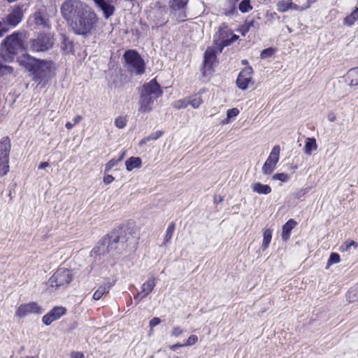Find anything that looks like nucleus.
I'll return each mask as SVG.
<instances>
[{"label":"nucleus","mask_w":358,"mask_h":358,"mask_svg":"<svg viewBox=\"0 0 358 358\" xmlns=\"http://www.w3.org/2000/svg\"><path fill=\"white\" fill-rule=\"evenodd\" d=\"M49 166V163L48 162H42L40 164V165L38 166V169H45L46 167H48Z\"/></svg>","instance_id":"nucleus-53"},{"label":"nucleus","mask_w":358,"mask_h":358,"mask_svg":"<svg viewBox=\"0 0 358 358\" xmlns=\"http://www.w3.org/2000/svg\"><path fill=\"white\" fill-rule=\"evenodd\" d=\"M150 139H148V137H145L141 141V145L142 144H144V143H146L147 142L150 141Z\"/></svg>","instance_id":"nucleus-59"},{"label":"nucleus","mask_w":358,"mask_h":358,"mask_svg":"<svg viewBox=\"0 0 358 358\" xmlns=\"http://www.w3.org/2000/svg\"><path fill=\"white\" fill-rule=\"evenodd\" d=\"M306 194V191L304 189H301L300 192H299L296 194L297 198H300L301 196L304 195Z\"/></svg>","instance_id":"nucleus-57"},{"label":"nucleus","mask_w":358,"mask_h":358,"mask_svg":"<svg viewBox=\"0 0 358 358\" xmlns=\"http://www.w3.org/2000/svg\"><path fill=\"white\" fill-rule=\"evenodd\" d=\"M54 44V38L50 34H40L36 38L30 41V48L33 52H45Z\"/></svg>","instance_id":"nucleus-10"},{"label":"nucleus","mask_w":358,"mask_h":358,"mask_svg":"<svg viewBox=\"0 0 358 358\" xmlns=\"http://www.w3.org/2000/svg\"><path fill=\"white\" fill-rule=\"evenodd\" d=\"M62 17L72 31L87 36L97 27L99 17L93 8L78 0H66L61 6Z\"/></svg>","instance_id":"nucleus-1"},{"label":"nucleus","mask_w":358,"mask_h":358,"mask_svg":"<svg viewBox=\"0 0 358 358\" xmlns=\"http://www.w3.org/2000/svg\"><path fill=\"white\" fill-rule=\"evenodd\" d=\"M317 148L316 140L314 138H308L306 140L303 151L306 154L310 155L312 152L315 151Z\"/></svg>","instance_id":"nucleus-29"},{"label":"nucleus","mask_w":358,"mask_h":358,"mask_svg":"<svg viewBox=\"0 0 358 358\" xmlns=\"http://www.w3.org/2000/svg\"><path fill=\"white\" fill-rule=\"evenodd\" d=\"M42 308L36 302L20 305L15 311V315L18 318L25 317L31 314H41Z\"/></svg>","instance_id":"nucleus-15"},{"label":"nucleus","mask_w":358,"mask_h":358,"mask_svg":"<svg viewBox=\"0 0 358 358\" xmlns=\"http://www.w3.org/2000/svg\"><path fill=\"white\" fill-rule=\"evenodd\" d=\"M236 3L238 10L243 13L250 12L253 8L250 0H241L240 1L236 0Z\"/></svg>","instance_id":"nucleus-30"},{"label":"nucleus","mask_w":358,"mask_h":358,"mask_svg":"<svg viewBox=\"0 0 358 358\" xmlns=\"http://www.w3.org/2000/svg\"><path fill=\"white\" fill-rule=\"evenodd\" d=\"M123 58L125 60L127 70L131 74L142 75L145 73V63L140 54L135 50L124 52Z\"/></svg>","instance_id":"nucleus-6"},{"label":"nucleus","mask_w":358,"mask_h":358,"mask_svg":"<svg viewBox=\"0 0 358 358\" xmlns=\"http://www.w3.org/2000/svg\"><path fill=\"white\" fill-rule=\"evenodd\" d=\"M239 113V110L236 108L229 109L227 112V119H231L236 117Z\"/></svg>","instance_id":"nucleus-44"},{"label":"nucleus","mask_w":358,"mask_h":358,"mask_svg":"<svg viewBox=\"0 0 358 358\" xmlns=\"http://www.w3.org/2000/svg\"><path fill=\"white\" fill-rule=\"evenodd\" d=\"M358 21V6H356L350 14L343 19V24L347 27L353 26Z\"/></svg>","instance_id":"nucleus-24"},{"label":"nucleus","mask_w":358,"mask_h":358,"mask_svg":"<svg viewBox=\"0 0 358 358\" xmlns=\"http://www.w3.org/2000/svg\"><path fill=\"white\" fill-rule=\"evenodd\" d=\"M22 33L15 31L7 36L1 43L0 56V74H10L13 72L11 66L3 64L2 60L6 62H12L16 58L19 50L23 48Z\"/></svg>","instance_id":"nucleus-4"},{"label":"nucleus","mask_w":358,"mask_h":358,"mask_svg":"<svg viewBox=\"0 0 358 358\" xmlns=\"http://www.w3.org/2000/svg\"><path fill=\"white\" fill-rule=\"evenodd\" d=\"M173 358H181L180 357H178V356H175L173 357Z\"/></svg>","instance_id":"nucleus-60"},{"label":"nucleus","mask_w":358,"mask_h":358,"mask_svg":"<svg viewBox=\"0 0 358 358\" xmlns=\"http://www.w3.org/2000/svg\"><path fill=\"white\" fill-rule=\"evenodd\" d=\"M327 119L331 122H334L336 120V115L334 112L331 111L327 114Z\"/></svg>","instance_id":"nucleus-48"},{"label":"nucleus","mask_w":358,"mask_h":358,"mask_svg":"<svg viewBox=\"0 0 358 358\" xmlns=\"http://www.w3.org/2000/svg\"><path fill=\"white\" fill-rule=\"evenodd\" d=\"M184 346H185V344H181V343H178L175 345L170 346V348L172 350L175 351L178 348L184 347Z\"/></svg>","instance_id":"nucleus-52"},{"label":"nucleus","mask_w":358,"mask_h":358,"mask_svg":"<svg viewBox=\"0 0 358 358\" xmlns=\"http://www.w3.org/2000/svg\"><path fill=\"white\" fill-rule=\"evenodd\" d=\"M66 310L65 308L62 306H56L43 317V322L45 325H50L52 322L59 319L66 313Z\"/></svg>","instance_id":"nucleus-18"},{"label":"nucleus","mask_w":358,"mask_h":358,"mask_svg":"<svg viewBox=\"0 0 358 358\" xmlns=\"http://www.w3.org/2000/svg\"><path fill=\"white\" fill-rule=\"evenodd\" d=\"M29 21L30 24L33 25L35 29H50L51 27V23L45 8L39 9L34 12L29 17Z\"/></svg>","instance_id":"nucleus-11"},{"label":"nucleus","mask_w":358,"mask_h":358,"mask_svg":"<svg viewBox=\"0 0 358 358\" xmlns=\"http://www.w3.org/2000/svg\"><path fill=\"white\" fill-rule=\"evenodd\" d=\"M260 19L261 17L259 15H257L256 17L251 15L247 17L244 24L242 25L241 29L242 35L245 36L246 34L250 31L258 30L260 27Z\"/></svg>","instance_id":"nucleus-19"},{"label":"nucleus","mask_w":358,"mask_h":358,"mask_svg":"<svg viewBox=\"0 0 358 358\" xmlns=\"http://www.w3.org/2000/svg\"><path fill=\"white\" fill-rule=\"evenodd\" d=\"M10 29V27L6 23L4 20L1 18V20H0V38L6 34Z\"/></svg>","instance_id":"nucleus-38"},{"label":"nucleus","mask_w":358,"mask_h":358,"mask_svg":"<svg viewBox=\"0 0 358 358\" xmlns=\"http://www.w3.org/2000/svg\"><path fill=\"white\" fill-rule=\"evenodd\" d=\"M183 331L180 327H174L171 331V336L178 337L182 334Z\"/></svg>","instance_id":"nucleus-45"},{"label":"nucleus","mask_w":358,"mask_h":358,"mask_svg":"<svg viewBox=\"0 0 358 358\" xmlns=\"http://www.w3.org/2000/svg\"><path fill=\"white\" fill-rule=\"evenodd\" d=\"M136 231L132 227H120L104 236L91 251V257L104 260L108 255L122 254L127 248L137 243Z\"/></svg>","instance_id":"nucleus-2"},{"label":"nucleus","mask_w":358,"mask_h":358,"mask_svg":"<svg viewBox=\"0 0 358 358\" xmlns=\"http://www.w3.org/2000/svg\"><path fill=\"white\" fill-rule=\"evenodd\" d=\"M124 157H125V151L122 152L120 154V157L117 158V161H119V162H120L121 161H122V160H123V159L124 158Z\"/></svg>","instance_id":"nucleus-56"},{"label":"nucleus","mask_w":358,"mask_h":358,"mask_svg":"<svg viewBox=\"0 0 358 358\" xmlns=\"http://www.w3.org/2000/svg\"><path fill=\"white\" fill-rule=\"evenodd\" d=\"M297 6L294 4L292 0H282L277 3V9L279 12L284 13L290 8L296 9Z\"/></svg>","instance_id":"nucleus-26"},{"label":"nucleus","mask_w":358,"mask_h":358,"mask_svg":"<svg viewBox=\"0 0 358 358\" xmlns=\"http://www.w3.org/2000/svg\"><path fill=\"white\" fill-rule=\"evenodd\" d=\"M142 161L140 157H131L125 162L126 169L128 171H132L134 169L140 168Z\"/></svg>","instance_id":"nucleus-25"},{"label":"nucleus","mask_w":358,"mask_h":358,"mask_svg":"<svg viewBox=\"0 0 358 358\" xmlns=\"http://www.w3.org/2000/svg\"><path fill=\"white\" fill-rule=\"evenodd\" d=\"M155 280V278L152 277L143 284L141 287L143 295L141 296L140 300H142L143 298L146 297L153 290L156 285Z\"/></svg>","instance_id":"nucleus-22"},{"label":"nucleus","mask_w":358,"mask_h":358,"mask_svg":"<svg viewBox=\"0 0 358 358\" xmlns=\"http://www.w3.org/2000/svg\"><path fill=\"white\" fill-rule=\"evenodd\" d=\"M198 341V337L196 335H191L184 343L185 346H191L194 345Z\"/></svg>","instance_id":"nucleus-43"},{"label":"nucleus","mask_w":358,"mask_h":358,"mask_svg":"<svg viewBox=\"0 0 358 358\" xmlns=\"http://www.w3.org/2000/svg\"><path fill=\"white\" fill-rule=\"evenodd\" d=\"M71 358H85L83 353L80 352H73L71 355Z\"/></svg>","instance_id":"nucleus-50"},{"label":"nucleus","mask_w":358,"mask_h":358,"mask_svg":"<svg viewBox=\"0 0 358 358\" xmlns=\"http://www.w3.org/2000/svg\"><path fill=\"white\" fill-rule=\"evenodd\" d=\"M120 162L117 161V159H110L106 165L105 171L108 172L110 169H112L114 166H117Z\"/></svg>","instance_id":"nucleus-42"},{"label":"nucleus","mask_w":358,"mask_h":358,"mask_svg":"<svg viewBox=\"0 0 358 358\" xmlns=\"http://www.w3.org/2000/svg\"><path fill=\"white\" fill-rule=\"evenodd\" d=\"M161 320L159 317H154L150 322V326L154 327L160 323Z\"/></svg>","instance_id":"nucleus-49"},{"label":"nucleus","mask_w":358,"mask_h":358,"mask_svg":"<svg viewBox=\"0 0 358 358\" xmlns=\"http://www.w3.org/2000/svg\"><path fill=\"white\" fill-rule=\"evenodd\" d=\"M216 55L214 50L208 48L204 53V68L209 70L212 68V66L215 61Z\"/></svg>","instance_id":"nucleus-21"},{"label":"nucleus","mask_w":358,"mask_h":358,"mask_svg":"<svg viewBox=\"0 0 358 358\" xmlns=\"http://www.w3.org/2000/svg\"><path fill=\"white\" fill-rule=\"evenodd\" d=\"M253 71L252 67L248 66L245 67L243 70H242L237 78L236 85L238 88L244 90H246L248 87V84L252 80V75Z\"/></svg>","instance_id":"nucleus-17"},{"label":"nucleus","mask_w":358,"mask_h":358,"mask_svg":"<svg viewBox=\"0 0 358 358\" xmlns=\"http://www.w3.org/2000/svg\"><path fill=\"white\" fill-rule=\"evenodd\" d=\"M24 13L22 11V6L16 5L12 7L8 13L2 17L10 29L16 27L22 20Z\"/></svg>","instance_id":"nucleus-12"},{"label":"nucleus","mask_w":358,"mask_h":358,"mask_svg":"<svg viewBox=\"0 0 358 358\" xmlns=\"http://www.w3.org/2000/svg\"><path fill=\"white\" fill-rule=\"evenodd\" d=\"M71 280V271L67 268H59L47 282V291L52 293L60 287L67 286Z\"/></svg>","instance_id":"nucleus-7"},{"label":"nucleus","mask_w":358,"mask_h":358,"mask_svg":"<svg viewBox=\"0 0 358 358\" xmlns=\"http://www.w3.org/2000/svg\"><path fill=\"white\" fill-rule=\"evenodd\" d=\"M127 119L125 117L120 116L115 120V125L119 129H123L127 125Z\"/></svg>","instance_id":"nucleus-35"},{"label":"nucleus","mask_w":358,"mask_h":358,"mask_svg":"<svg viewBox=\"0 0 358 358\" xmlns=\"http://www.w3.org/2000/svg\"><path fill=\"white\" fill-rule=\"evenodd\" d=\"M114 177L111 175H106L103 177V182L106 185L111 183L114 180Z\"/></svg>","instance_id":"nucleus-47"},{"label":"nucleus","mask_w":358,"mask_h":358,"mask_svg":"<svg viewBox=\"0 0 358 358\" xmlns=\"http://www.w3.org/2000/svg\"><path fill=\"white\" fill-rule=\"evenodd\" d=\"M83 120V117L81 115H77L73 118V124H78Z\"/></svg>","instance_id":"nucleus-51"},{"label":"nucleus","mask_w":358,"mask_h":358,"mask_svg":"<svg viewBox=\"0 0 358 358\" xmlns=\"http://www.w3.org/2000/svg\"><path fill=\"white\" fill-rule=\"evenodd\" d=\"M357 244L352 240H348L340 247V251L341 252H347L350 250L352 246H354L355 248L357 247Z\"/></svg>","instance_id":"nucleus-34"},{"label":"nucleus","mask_w":358,"mask_h":358,"mask_svg":"<svg viewBox=\"0 0 358 358\" xmlns=\"http://www.w3.org/2000/svg\"><path fill=\"white\" fill-rule=\"evenodd\" d=\"M296 224V221L290 219L283 225L282 231V238L283 240L286 241L289 238V234Z\"/></svg>","instance_id":"nucleus-23"},{"label":"nucleus","mask_w":358,"mask_h":358,"mask_svg":"<svg viewBox=\"0 0 358 358\" xmlns=\"http://www.w3.org/2000/svg\"><path fill=\"white\" fill-rule=\"evenodd\" d=\"M20 66L31 73L32 80L45 87L55 74V64L50 60L37 59L27 53L18 57Z\"/></svg>","instance_id":"nucleus-3"},{"label":"nucleus","mask_w":358,"mask_h":358,"mask_svg":"<svg viewBox=\"0 0 358 358\" xmlns=\"http://www.w3.org/2000/svg\"><path fill=\"white\" fill-rule=\"evenodd\" d=\"M64 43H65V46H66V49L68 48V46H69L70 50L72 49V43L71 42H70V41L66 42V41H64Z\"/></svg>","instance_id":"nucleus-58"},{"label":"nucleus","mask_w":358,"mask_h":358,"mask_svg":"<svg viewBox=\"0 0 358 358\" xmlns=\"http://www.w3.org/2000/svg\"><path fill=\"white\" fill-rule=\"evenodd\" d=\"M189 105H191L194 108H198L202 103L203 100L200 96L196 95L192 97L188 101Z\"/></svg>","instance_id":"nucleus-33"},{"label":"nucleus","mask_w":358,"mask_h":358,"mask_svg":"<svg viewBox=\"0 0 358 358\" xmlns=\"http://www.w3.org/2000/svg\"><path fill=\"white\" fill-rule=\"evenodd\" d=\"M340 262V256L337 253H331L327 262V268H329L333 264H336Z\"/></svg>","instance_id":"nucleus-36"},{"label":"nucleus","mask_w":358,"mask_h":358,"mask_svg":"<svg viewBox=\"0 0 358 358\" xmlns=\"http://www.w3.org/2000/svg\"><path fill=\"white\" fill-rule=\"evenodd\" d=\"M143 295V293L142 292H139L135 296H134V299L136 301H137L138 302L141 301V300H140L141 296Z\"/></svg>","instance_id":"nucleus-55"},{"label":"nucleus","mask_w":358,"mask_h":358,"mask_svg":"<svg viewBox=\"0 0 358 358\" xmlns=\"http://www.w3.org/2000/svg\"><path fill=\"white\" fill-rule=\"evenodd\" d=\"M175 227H176V224L173 222H172L169 224V225L166 229V234L164 238V244L166 245L171 242V240L172 238V236H173V232L175 230Z\"/></svg>","instance_id":"nucleus-31"},{"label":"nucleus","mask_w":358,"mask_h":358,"mask_svg":"<svg viewBox=\"0 0 358 358\" xmlns=\"http://www.w3.org/2000/svg\"><path fill=\"white\" fill-rule=\"evenodd\" d=\"M278 17L277 14L275 12L266 11L265 13L266 24L273 23L275 18Z\"/></svg>","instance_id":"nucleus-37"},{"label":"nucleus","mask_w":358,"mask_h":358,"mask_svg":"<svg viewBox=\"0 0 358 358\" xmlns=\"http://www.w3.org/2000/svg\"><path fill=\"white\" fill-rule=\"evenodd\" d=\"M273 180H280L282 182H287L289 177L287 173H275L273 176Z\"/></svg>","instance_id":"nucleus-39"},{"label":"nucleus","mask_w":358,"mask_h":358,"mask_svg":"<svg viewBox=\"0 0 358 358\" xmlns=\"http://www.w3.org/2000/svg\"><path fill=\"white\" fill-rule=\"evenodd\" d=\"M271 238H272V231L271 229H266L264 230V239H263V242H262V248L263 250H266L270 243H271Z\"/></svg>","instance_id":"nucleus-32"},{"label":"nucleus","mask_w":358,"mask_h":358,"mask_svg":"<svg viewBox=\"0 0 358 358\" xmlns=\"http://www.w3.org/2000/svg\"><path fill=\"white\" fill-rule=\"evenodd\" d=\"M275 52V50L272 48H268L262 50L261 53L262 59H267L271 57Z\"/></svg>","instance_id":"nucleus-40"},{"label":"nucleus","mask_w":358,"mask_h":358,"mask_svg":"<svg viewBox=\"0 0 358 358\" xmlns=\"http://www.w3.org/2000/svg\"><path fill=\"white\" fill-rule=\"evenodd\" d=\"M280 148L279 145H275L268 157L266 160L263 167L262 172L265 175H270L275 169L276 164L279 160Z\"/></svg>","instance_id":"nucleus-14"},{"label":"nucleus","mask_w":358,"mask_h":358,"mask_svg":"<svg viewBox=\"0 0 358 358\" xmlns=\"http://www.w3.org/2000/svg\"><path fill=\"white\" fill-rule=\"evenodd\" d=\"M97 8L103 12L106 19L110 18L115 13L116 0H93Z\"/></svg>","instance_id":"nucleus-16"},{"label":"nucleus","mask_w":358,"mask_h":358,"mask_svg":"<svg viewBox=\"0 0 358 358\" xmlns=\"http://www.w3.org/2000/svg\"><path fill=\"white\" fill-rule=\"evenodd\" d=\"M74 125L75 124H73V123L68 122L66 123L65 127L67 129H71L74 127Z\"/></svg>","instance_id":"nucleus-54"},{"label":"nucleus","mask_w":358,"mask_h":358,"mask_svg":"<svg viewBox=\"0 0 358 358\" xmlns=\"http://www.w3.org/2000/svg\"><path fill=\"white\" fill-rule=\"evenodd\" d=\"M238 38L237 35L233 34L228 27L223 24L214 36V43L218 48L219 52H222L224 48L230 45Z\"/></svg>","instance_id":"nucleus-8"},{"label":"nucleus","mask_w":358,"mask_h":358,"mask_svg":"<svg viewBox=\"0 0 358 358\" xmlns=\"http://www.w3.org/2000/svg\"><path fill=\"white\" fill-rule=\"evenodd\" d=\"M138 90L140 94L138 111L142 113L151 112L157 99L163 93L160 85L157 83L156 79H152L149 83L143 85Z\"/></svg>","instance_id":"nucleus-5"},{"label":"nucleus","mask_w":358,"mask_h":358,"mask_svg":"<svg viewBox=\"0 0 358 358\" xmlns=\"http://www.w3.org/2000/svg\"><path fill=\"white\" fill-rule=\"evenodd\" d=\"M252 189L255 192L262 194H268L271 192V188L269 185H264L260 182L254 183L252 185Z\"/></svg>","instance_id":"nucleus-27"},{"label":"nucleus","mask_w":358,"mask_h":358,"mask_svg":"<svg viewBox=\"0 0 358 358\" xmlns=\"http://www.w3.org/2000/svg\"><path fill=\"white\" fill-rule=\"evenodd\" d=\"M114 284L115 282H110L109 280L104 282L103 284L101 285L94 293L92 296L93 299L95 301L99 300L104 294L109 292Z\"/></svg>","instance_id":"nucleus-20"},{"label":"nucleus","mask_w":358,"mask_h":358,"mask_svg":"<svg viewBox=\"0 0 358 358\" xmlns=\"http://www.w3.org/2000/svg\"><path fill=\"white\" fill-rule=\"evenodd\" d=\"M189 105L188 101L185 99L178 100L174 103L173 106L176 108L180 109L185 108Z\"/></svg>","instance_id":"nucleus-41"},{"label":"nucleus","mask_w":358,"mask_h":358,"mask_svg":"<svg viewBox=\"0 0 358 358\" xmlns=\"http://www.w3.org/2000/svg\"><path fill=\"white\" fill-rule=\"evenodd\" d=\"M189 0H171L169 8L171 13L174 15L177 20L183 22L187 18V8Z\"/></svg>","instance_id":"nucleus-13"},{"label":"nucleus","mask_w":358,"mask_h":358,"mask_svg":"<svg viewBox=\"0 0 358 358\" xmlns=\"http://www.w3.org/2000/svg\"><path fill=\"white\" fill-rule=\"evenodd\" d=\"M162 134V132L161 131H157L155 133L151 134L150 136H148V139H150V141H155L159 138Z\"/></svg>","instance_id":"nucleus-46"},{"label":"nucleus","mask_w":358,"mask_h":358,"mask_svg":"<svg viewBox=\"0 0 358 358\" xmlns=\"http://www.w3.org/2000/svg\"><path fill=\"white\" fill-rule=\"evenodd\" d=\"M11 149V142L8 136H4L0 140V176H6L10 171L9 156Z\"/></svg>","instance_id":"nucleus-9"},{"label":"nucleus","mask_w":358,"mask_h":358,"mask_svg":"<svg viewBox=\"0 0 358 358\" xmlns=\"http://www.w3.org/2000/svg\"><path fill=\"white\" fill-rule=\"evenodd\" d=\"M347 78L350 86L358 85V67L350 69L347 73Z\"/></svg>","instance_id":"nucleus-28"}]
</instances>
